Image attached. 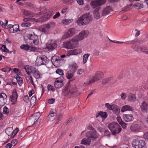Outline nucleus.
I'll list each match as a JSON object with an SVG mask.
<instances>
[{"instance_id": "obj_1", "label": "nucleus", "mask_w": 148, "mask_h": 148, "mask_svg": "<svg viewBox=\"0 0 148 148\" xmlns=\"http://www.w3.org/2000/svg\"><path fill=\"white\" fill-rule=\"evenodd\" d=\"M92 19V15L90 13L85 14L78 18L77 23L80 26H84L88 24Z\"/></svg>"}, {"instance_id": "obj_2", "label": "nucleus", "mask_w": 148, "mask_h": 148, "mask_svg": "<svg viewBox=\"0 0 148 148\" xmlns=\"http://www.w3.org/2000/svg\"><path fill=\"white\" fill-rule=\"evenodd\" d=\"M68 83L65 87L66 91L65 95L69 98H71L75 95H76L78 90L75 85H71Z\"/></svg>"}, {"instance_id": "obj_3", "label": "nucleus", "mask_w": 148, "mask_h": 148, "mask_svg": "<svg viewBox=\"0 0 148 148\" xmlns=\"http://www.w3.org/2000/svg\"><path fill=\"white\" fill-rule=\"evenodd\" d=\"M108 127L113 135L119 134L121 131V126L117 123L113 122L110 123Z\"/></svg>"}, {"instance_id": "obj_4", "label": "nucleus", "mask_w": 148, "mask_h": 148, "mask_svg": "<svg viewBox=\"0 0 148 148\" xmlns=\"http://www.w3.org/2000/svg\"><path fill=\"white\" fill-rule=\"evenodd\" d=\"M132 145L135 148H142L145 146V141L139 138L134 140Z\"/></svg>"}, {"instance_id": "obj_5", "label": "nucleus", "mask_w": 148, "mask_h": 148, "mask_svg": "<svg viewBox=\"0 0 148 148\" xmlns=\"http://www.w3.org/2000/svg\"><path fill=\"white\" fill-rule=\"evenodd\" d=\"M47 59V57L44 56L41 57H38L35 63L38 66L45 65L46 62L48 61Z\"/></svg>"}, {"instance_id": "obj_6", "label": "nucleus", "mask_w": 148, "mask_h": 148, "mask_svg": "<svg viewBox=\"0 0 148 148\" xmlns=\"http://www.w3.org/2000/svg\"><path fill=\"white\" fill-rule=\"evenodd\" d=\"M99 134L97 133L95 130L93 131H89L86 133V136L88 138H91L92 140H95L99 137Z\"/></svg>"}, {"instance_id": "obj_7", "label": "nucleus", "mask_w": 148, "mask_h": 148, "mask_svg": "<svg viewBox=\"0 0 148 148\" xmlns=\"http://www.w3.org/2000/svg\"><path fill=\"white\" fill-rule=\"evenodd\" d=\"M63 77L61 76L58 78H56L54 82V86L57 88H60L63 86V81L64 80Z\"/></svg>"}, {"instance_id": "obj_8", "label": "nucleus", "mask_w": 148, "mask_h": 148, "mask_svg": "<svg viewBox=\"0 0 148 148\" xmlns=\"http://www.w3.org/2000/svg\"><path fill=\"white\" fill-rule=\"evenodd\" d=\"M106 2V0H95L91 1V5L93 8L101 6Z\"/></svg>"}, {"instance_id": "obj_9", "label": "nucleus", "mask_w": 148, "mask_h": 148, "mask_svg": "<svg viewBox=\"0 0 148 148\" xmlns=\"http://www.w3.org/2000/svg\"><path fill=\"white\" fill-rule=\"evenodd\" d=\"M41 116L40 113H36L34 114L29 118V123L31 125H33L36 121L38 122V119Z\"/></svg>"}, {"instance_id": "obj_10", "label": "nucleus", "mask_w": 148, "mask_h": 148, "mask_svg": "<svg viewBox=\"0 0 148 148\" xmlns=\"http://www.w3.org/2000/svg\"><path fill=\"white\" fill-rule=\"evenodd\" d=\"M88 35V33L87 31H83L78 36L74 37V40L78 42L79 41L83 40L84 37H86Z\"/></svg>"}, {"instance_id": "obj_11", "label": "nucleus", "mask_w": 148, "mask_h": 148, "mask_svg": "<svg viewBox=\"0 0 148 148\" xmlns=\"http://www.w3.org/2000/svg\"><path fill=\"white\" fill-rule=\"evenodd\" d=\"M56 41L54 40H49L46 44V48L49 50H52L57 47Z\"/></svg>"}, {"instance_id": "obj_12", "label": "nucleus", "mask_w": 148, "mask_h": 148, "mask_svg": "<svg viewBox=\"0 0 148 148\" xmlns=\"http://www.w3.org/2000/svg\"><path fill=\"white\" fill-rule=\"evenodd\" d=\"M78 41L74 40V37L71 40L66 42V48L71 49L76 47Z\"/></svg>"}, {"instance_id": "obj_13", "label": "nucleus", "mask_w": 148, "mask_h": 148, "mask_svg": "<svg viewBox=\"0 0 148 148\" xmlns=\"http://www.w3.org/2000/svg\"><path fill=\"white\" fill-rule=\"evenodd\" d=\"M27 37L28 39L33 40V42L34 45H37L39 43L38 37L36 35H35L34 33V34H28Z\"/></svg>"}, {"instance_id": "obj_14", "label": "nucleus", "mask_w": 148, "mask_h": 148, "mask_svg": "<svg viewBox=\"0 0 148 148\" xmlns=\"http://www.w3.org/2000/svg\"><path fill=\"white\" fill-rule=\"evenodd\" d=\"M7 96L4 93H0V109L6 102Z\"/></svg>"}, {"instance_id": "obj_15", "label": "nucleus", "mask_w": 148, "mask_h": 148, "mask_svg": "<svg viewBox=\"0 0 148 148\" xmlns=\"http://www.w3.org/2000/svg\"><path fill=\"white\" fill-rule=\"evenodd\" d=\"M81 52L82 49H76L70 50L68 51L66 56L72 55H77L80 53Z\"/></svg>"}, {"instance_id": "obj_16", "label": "nucleus", "mask_w": 148, "mask_h": 148, "mask_svg": "<svg viewBox=\"0 0 148 148\" xmlns=\"http://www.w3.org/2000/svg\"><path fill=\"white\" fill-rule=\"evenodd\" d=\"M141 129V125L138 124H132L130 127V130L133 132H139Z\"/></svg>"}, {"instance_id": "obj_17", "label": "nucleus", "mask_w": 148, "mask_h": 148, "mask_svg": "<svg viewBox=\"0 0 148 148\" xmlns=\"http://www.w3.org/2000/svg\"><path fill=\"white\" fill-rule=\"evenodd\" d=\"M31 72L33 74L34 76L36 79H39L40 77L39 71L37 69L33 67L30 66Z\"/></svg>"}, {"instance_id": "obj_18", "label": "nucleus", "mask_w": 148, "mask_h": 148, "mask_svg": "<svg viewBox=\"0 0 148 148\" xmlns=\"http://www.w3.org/2000/svg\"><path fill=\"white\" fill-rule=\"evenodd\" d=\"M103 74L102 72L100 71L97 72L92 79L95 82V81L101 79L103 77Z\"/></svg>"}, {"instance_id": "obj_19", "label": "nucleus", "mask_w": 148, "mask_h": 148, "mask_svg": "<svg viewBox=\"0 0 148 148\" xmlns=\"http://www.w3.org/2000/svg\"><path fill=\"white\" fill-rule=\"evenodd\" d=\"M112 11V9L110 6H107L103 10L101 16H105L109 14L110 12Z\"/></svg>"}, {"instance_id": "obj_20", "label": "nucleus", "mask_w": 148, "mask_h": 148, "mask_svg": "<svg viewBox=\"0 0 148 148\" xmlns=\"http://www.w3.org/2000/svg\"><path fill=\"white\" fill-rule=\"evenodd\" d=\"M75 33V30L74 28H72L69 29L67 34L64 36V38H66L70 36H72Z\"/></svg>"}, {"instance_id": "obj_21", "label": "nucleus", "mask_w": 148, "mask_h": 148, "mask_svg": "<svg viewBox=\"0 0 148 148\" xmlns=\"http://www.w3.org/2000/svg\"><path fill=\"white\" fill-rule=\"evenodd\" d=\"M77 68V66L75 63H73L70 64L69 66V69L70 72L75 73Z\"/></svg>"}, {"instance_id": "obj_22", "label": "nucleus", "mask_w": 148, "mask_h": 148, "mask_svg": "<svg viewBox=\"0 0 148 148\" xmlns=\"http://www.w3.org/2000/svg\"><path fill=\"white\" fill-rule=\"evenodd\" d=\"M123 118L125 121L127 122L132 121L133 119V115L132 114H126L123 116Z\"/></svg>"}, {"instance_id": "obj_23", "label": "nucleus", "mask_w": 148, "mask_h": 148, "mask_svg": "<svg viewBox=\"0 0 148 148\" xmlns=\"http://www.w3.org/2000/svg\"><path fill=\"white\" fill-rule=\"evenodd\" d=\"M55 114L53 111L51 110L47 117V120L50 121H53L55 118Z\"/></svg>"}, {"instance_id": "obj_24", "label": "nucleus", "mask_w": 148, "mask_h": 148, "mask_svg": "<svg viewBox=\"0 0 148 148\" xmlns=\"http://www.w3.org/2000/svg\"><path fill=\"white\" fill-rule=\"evenodd\" d=\"M19 26L18 25H13V27L10 28L9 32L10 33H14L20 31L19 29Z\"/></svg>"}, {"instance_id": "obj_25", "label": "nucleus", "mask_w": 148, "mask_h": 148, "mask_svg": "<svg viewBox=\"0 0 148 148\" xmlns=\"http://www.w3.org/2000/svg\"><path fill=\"white\" fill-rule=\"evenodd\" d=\"M140 108L142 111L147 112L148 109V102L143 101L142 102Z\"/></svg>"}, {"instance_id": "obj_26", "label": "nucleus", "mask_w": 148, "mask_h": 148, "mask_svg": "<svg viewBox=\"0 0 148 148\" xmlns=\"http://www.w3.org/2000/svg\"><path fill=\"white\" fill-rule=\"evenodd\" d=\"M61 60L60 58L56 56H53L51 58V61L52 62V64L54 65H55V64H57L58 61H60Z\"/></svg>"}, {"instance_id": "obj_27", "label": "nucleus", "mask_w": 148, "mask_h": 148, "mask_svg": "<svg viewBox=\"0 0 148 148\" xmlns=\"http://www.w3.org/2000/svg\"><path fill=\"white\" fill-rule=\"evenodd\" d=\"M91 142V139L90 138H85L81 141V144L86 145H89Z\"/></svg>"}, {"instance_id": "obj_28", "label": "nucleus", "mask_w": 148, "mask_h": 148, "mask_svg": "<svg viewBox=\"0 0 148 148\" xmlns=\"http://www.w3.org/2000/svg\"><path fill=\"white\" fill-rule=\"evenodd\" d=\"M11 101L12 103V104H14L17 101V93L16 92H13V95L10 96Z\"/></svg>"}, {"instance_id": "obj_29", "label": "nucleus", "mask_w": 148, "mask_h": 148, "mask_svg": "<svg viewBox=\"0 0 148 148\" xmlns=\"http://www.w3.org/2000/svg\"><path fill=\"white\" fill-rule=\"evenodd\" d=\"M133 110V108L128 105H125L123 106L121 109V111L124 112L127 111H132Z\"/></svg>"}, {"instance_id": "obj_30", "label": "nucleus", "mask_w": 148, "mask_h": 148, "mask_svg": "<svg viewBox=\"0 0 148 148\" xmlns=\"http://www.w3.org/2000/svg\"><path fill=\"white\" fill-rule=\"evenodd\" d=\"M14 132V130L12 127H9L7 128L5 130L6 133L8 136H11L12 135V133Z\"/></svg>"}, {"instance_id": "obj_31", "label": "nucleus", "mask_w": 148, "mask_h": 148, "mask_svg": "<svg viewBox=\"0 0 148 148\" xmlns=\"http://www.w3.org/2000/svg\"><path fill=\"white\" fill-rule=\"evenodd\" d=\"M128 99L130 101H136V99L134 95L132 93L130 94L128 97Z\"/></svg>"}, {"instance_id": "obj_32", "label": "nucleus", "mask_w": 148, "mask_h": 148, "mask_svg": "<svg viewBox=\"0 0 148 148\" xmlns=\"http://www.w3.org/2000/svg\"><path fill=\"white\" fill-rule=\"evenodd\" d=\"M113 80V78L112 77H109L103 79L102 80V82L103 84H105Z\"/></svg>"}, {"instance_id": "obj_33", "label": "nucleus", "mask_w": 148, "mask_h": 148, "mask_svg": "<svg viewBox=\"0 0 148 148\" xmlns=\"http://www.w3.org/2000/svg\"><path fill=\"white\" fill-rule=\"evenodd\" d=\"M53 14V12H51L49 14H47L45 16V17H42L40 18V21H41V22H44L45 20H46V18H47V19L49 18L50 16L52 15Z\"/></svg>"}, {"instance_id": "obj_34", "label": "nucleus", "mask_w": 148, "mask_h": 148, "mask_svg": "<svg viewBox=\"0 0 148 148\" xmlns=\"http://www.w3.org/2000/svg\"><path fill=\"white\" fill-rule=\"evenodd\" d=\"M112 110L114 113L118 114L120 112V109L118 106H114Z\"/></svg>"}, {"instance_id": "obj_35", "label": "nucleus", "mask_w": 148, "mask_h": 148, "mask_svg": "<svg viewBox=\"0 0 148 148\" xmlns=\"http://www.w3.org/2000/svg\"><path fill=\"white\" fill-rule=\"evenodd\" d=\"M55 23L53 22H50L45 25V26L47 29L53 27L55 26Z\"/></svg>"}, {"instance_id": "obj_36", "label": "nucleus", "mask_w": 148, "mask_h": 148, "mask_svg": "<svg viewBox=\"0 0 148 148\" xmlns=\"http://www.w3.org/2000/svg\"><path fill=\"white\" fill-rule=\"evenodd\" d=\"M141 52L147 54H148V47L145 45H142Z\"/></svg>"}, {"instance_id": "obj_37", "label": "nucleus", "mask_w": 148, "mask_h": 148, "mask_svg": "<svg viewBox=\"0 0 148 148\" xmlns=\"http://www.w3.org/2000/svg\"><path fill=\"white\" fill-rule=\"evenodd\" d=\"M23 13L24 15L29 16H32V14L31 12L29 10L24 9L23 11Z\"/></svg>"}, {"instance_id": "obj_38", "label": "nucleus", "mask_w": 148, "mask_h": 148, "mask_svg": "<svg viewBox=\"0 0 148 148\" xmlns=\"http://www.w3.org/2000/svg\"><path fill=\"white\" fill-rule=\"evenodd\" d=\"M90 56L89 53H86L83 56V63L84 64L86 63L88 60V58Z\"/></svg>"}, {"instance_id": "obj_39", "label": "nucleus", "mask_w": 148, "mask_h": 148, "mask_svg": "<svg viewBox=\"0 0 148 148\" xmlns=\"http://www.w3.org/2000/svg\"><path fill=\"white\" fill-rule=\"evenodd\" d=\"M36 100V99L35 96H33L29 101L31 105L34 106V105Z\"/></svg>"}, {"instance_id": "obj_40", "label": "nucleus", "mask_w": 148, "mask_h": 148, "mask_svg": "<svg viewBox=\"0 0 148 148\" xmlns=\"http://www.w3.org/2000/svg\"><path fill=\"white\" fill-rule=\"evenodd\" d=\"M73 21L72 19H63L62 21V23L65 25H68Z\"/></svg>"}, {"instance_id": "obj_41", "label": "nucleus", "mask_w": 148, "mask_h": 148, "mask_svg": "<svg viewBox=\"0 0 148 148\" xmlns=\"http://www.w3.org/2000/svg\"><path fill=\"white\" fill-rule=\"evenodd\" d=\"M74 73L71 72L69 71H67L66 74V77L68 79H70L72 78L73 76Z\"/></svg>"}, {"instance_id": "obj_42", "label": "nucleus", "mask_w": 148, "mask_h": 148, "mask_svg": "<svg viewBox=\"0 0 148 148\" xmlns=\"http://www.w3.org/2000/svg\"><path fill=\"white\" fill-rule=\"evenodd\" d=\"M16 79L18 84L19 86H21L23 83V79L22 78L18 76L16 78Z\"/></svg>"}, {"instance_id": "obj_43", "label": "nucleus", "mask_w": 148, "mask_h": 148, "mask_svg": "<svg viewBox=\"0 0 148 148\" xmlns=\"http://www.w3.org/2000/svg\"><path fill=\"white\" fill-rule=\"evenodd\" d=\"M1 50L3 51H4L6 52H10V53H11L12 52V51H9V50L7 49L6 46L4 45H3L1 47Z\"/></svg>"}, {"instance_id": "obj_44", "label": "nucleus", "mask_w": 148, "mask_h": 148, "mask_svg": "<svg viewBox=\"0 0 148 148\" xmlns=\"http://www.w3.org/2000/svg\"><path fill=\"white\" fill-rule=\"evenodd\" d=\"M143 6V4L138 3L134 5L133 6L136 8L137 9L139 10L142 8Z\"/></svg>"}, {"instance_id": "obj_45", "label": "nucleus", "mask_w": 148, "mask_h": 148, "mask_svg": "<svg viewBox=\"0 0 148 148\" xmlns=\"http://www.w3.org/2000/svg\"><path fill=\"white\" fill-rule=\"evenodd\" d=\"M21 48L26 51L29 50L30 48V46L27 45H23L21 46Z\"/></svg>"}, {"instance_id": "obj_46", "label": "nucleus", "mask_w": 148, "mask_h": 148, "mask_svg": "<svg viewBox=\"0 0 148 148\" xmlns=\"http://www.w3.org/2000/svg\"><path fill=\"white\" fill-rule=\"evenodd\" d=\"M24 69L26 71V72L27 75H30V72L29 71V70H31V69L30 68H29V66L28 65H26L25 66Z\"/></svg>"}, {"instance_id": "obj_47", "label": "nucleus", "mask_w": 148, "mask_h": 148, "mask_svg": "<svg viewBox=\"0 0 148 148\" xmlns=\"http://www.w3.org/2000/svg\"><path fill=\"white\" fill-rule=\"evenodd\" d=\"M114 105H110L109 103H106L105 104V106L109 110H112L113 107Z\"/></svg>"}, {"instance_id": "obj_48", "label": "nucleus", "mask_w": 148, "mask_h": 148, "mask_svg": "<svg viewBox=\"0 0 148 148\" xmlns=\"http://www.w3.org/2000/svg\"><path fill=\"white\" fill-rule=\"evenodd\" d=\"M100 114L101 117L104 118H106L108 116V114L107 112H103L101 111H100Z\"/></svg>"}, {"instance_id": "obj_49", "label": "nucleus", "mask_w": 148, "mask_h": 148, "mask_svg": "<svg viewBox=\"0 0 148 148\" xmlns=\"http://www.w3.org/2000/svg\"><path fill=\"white\" fill-rule=\"evenodd\" d=\"M47 88L49 91L53 92L55 90V89L54 88L53 86L51 85H48L47 86Z\"/></svg>"}, {"instance_id": "obj_50", "label": "nucleus", "mask_w": 148, "mask_h": 148, "mask_svg": "<svg viewBox=\"0 0 148 148\" xmlns=\"http://www.w3.org/2000/svg\"><path fill=\"white\" fill-rule=\"evenodd\" d=\"M31 25V24L29 22L22 23L21 24V26L24 27H29Z\"/></svg>"}, {"instance_id": "obj_51", "label": "nucleus", "mask_w": 148, "mask_h": 148, "mask_svg": "<svg viewBox=\"0 0 148 148\" xmlns=\"http://www.w3.org/2000/svg\"><path fill=\"white\" fill-rule=\"evenodd\" d=\"M93 14L94 18H96V19H99L100 17L102 16H101V14L100 15L99 14V13H93Z\"/></svg>"}, {"instance_id": "obj_52", "label": "nucleus", "mask_w": 148, "mask_h": 148, "mask_svg": "<svg viewBox=\"0 0 148 148\" xmlns=\"http://www.w3.org/2000/svg\"><path fill=\"white\" fill-rule=\"evenodd\" d=\"M9 112V109L6 106H5L3 108V113L4 114H8Z\"/></svg>"}, {"instance_id": "obj_53", "label": "nucleus", "mask_w": 148, "mask_h": 148, "mask_svg": "<svg viewBox=\"0 0 148 148\" xmlns=\"http://www.w3.org/2000/svg\"><path fill=\"white\" fill-rule=\"evenodd\" d=\"M119 123L123 129H125L127 128V124L124 122L121 121Z\"/></svg>"}, {"instance_id": "obj_54", "label": "nucleus", "mask_w": 148, "mask_h": 148, "mask_svg": "<svg viewBox=\"0 0 148 148\" xmlns=\"http://www.w3.org/2000/svg\"><path fill=\"white\" fill-rule=\"evenodd\" d=\"M19 130L17 127H16L15 129L14 130V132L12 133V135H11V138H13L14 136L17 133L18 131Z\"/></svg>"}, {"instance_id": "obj_55", "label": "nucleus", "mask_w": 148, "mask_h": 148, "mask_svg": "<svg viewBox=\"0 0 148 148\" xmlns=\"http://www.w3.org/2000/svg\"><path fill=\"white\" fill-rule=\"evenodd\" d=\"M56 72L60 75H64L63 71L61 69H59L57 70L56 71Z\"/></svg>"}, {"instance_id": "obj_56", "label": "nucleus", "mask_w": 148, "mask_h": 148, "mask_svg": "<svg viewBox=\"0 0 148 148\" xmlns=\"http://www.w3.org/2000/svg\"><path fill=\"white\" fill-rule=\"evenodd\" d=\"M94 82V80H93L92 79L90 81L85 82L84 84L83 85L84 86H86L89 85L90 84L92 83H93Z\"/></svg>"}, {"instance_id": "obj_57", "label": "nucleus", "mask_w": 148, "mask_h": 148, "mask_svg": "<svg viewBox=\"0 0 148 148\" xmlns=\"http://www.w3.org/2000/svg\"><path fill=\"white\" fill-rule=\"evenodd\" d=\"M47 28H46L45 27V26L44 28H42L41 31L45 34H48L49 33V31L47 30Z\"/></svg>"}, {"instance_id": "obj_58", "label": "nucleus", "mask_w": 148, "mask_h": 148, "mask_svg": "<svg viewBox=\"0 0 148 148\" xmlns=\"http://www.w3.org/2000/svg\"><path fill=\"white\" fill-rule=\"evenodd\" d=\"M24 101L26 103H28L29 101V97L28 95L25 96L23 98Z\"/></svg>"}, {"instance_id": "obj_59", "label": "nucleus", "mask_w": 148, "mask_h": 148, "mask_svg": "<svg viewBox=\"0 0 148 148\" xmlns=\"http://www.w3.org/2000/svg\"><path fill=\"white\" fill-rule=\"evenodd\" d=\"M132 5V4H131L129 5L125 6V8L122 10V11L124 12H126L127 10H129L130 7Z\"/></svg>"}, {"instance_id": "obj_60", "label": "nucleus", "mask_w": 148, "mask_h": 148, "mask_svg": "<svg viewBox=\"0 0 148 148\" xmlns=\"http://www.w3.org/2000/svg\"><path fill=\"white\" fill-rule=\"evenodd\" d=\"M133 31L135 33V37L138 36L140 34V31L138 30V29H135L133 30Z\"/></svg>"}, {"instance_id": "obj_61", "label": "nucleus", "mask_w": 148, "mask_h": 148, "mask_svg": "<svg viewBox=\"0 0 148 148\" xmlns=\"http://www.w3.org/2000/svg\"><path fill=\"white\" fill-rule=\"evenodd\" d=\"M104 133L105 135L109 137L110 135V132L108 130L105 129L104 132Z\"/></svg>"}, {"instance_id": "obj_62", "label": "nucleus", "mask_w": 148, "mask_h": 148, "mask_svg": "<svg viewBox=\"0 0 148 148\" xmlns=\"http://www.w3.org/2000/svg\"><path fill=\"white\" fill-rule=\"evenodd\" d=\"M137 43L140 44L143 43L145 41L142 38L141 39H136Z\"/></svg>"}, {"instance_id": "obj_63", "label": "nucleus", "mask_w": 148, "mask_h": 148, "mask_svg": "<svg viewBox=\"0 0 148 148\" xmlns=\"http://www.w3.org/2000/svg\"><path fill=\"white\" fill-rule=\"evenodd\" d=\"M17 140L16 139H14L12 140L11 142V144L12 146L14 147L17 144Z\"/></svg>"}, {"instance_id": "obj_64", "label": "nucleus", "mask_w": 148, "mask_h": 148, "mask_svg": "<svg viewBox=\"0 0 148 148\" xmlns=\"http://www.w3.org/2000/svg\"><path fill=\"white\" fill-rule=\"evenodd\" d=\"M121 96L122 99H125L126 97V95L125 94L124 92H122L121 94Z\"/></svg>"}]
</instances>
